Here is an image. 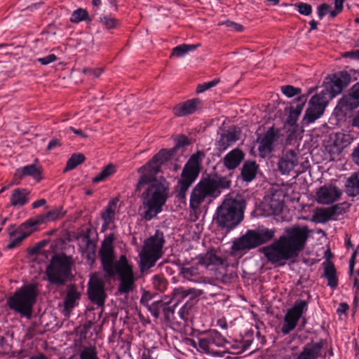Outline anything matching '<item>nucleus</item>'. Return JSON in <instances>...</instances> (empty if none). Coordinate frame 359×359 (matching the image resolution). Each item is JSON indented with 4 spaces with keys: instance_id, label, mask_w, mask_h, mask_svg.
Segmentation results:
<instances>
[{
    "instance_id": "nucleus-32",
    "label": "nucleus",
    "mask_w": 359,
    "mask_h": 359,
    "mask_svg": "<svg viewBox=\"0 0 359 359\" xmlns=\"http://www.w3.org/2000/svg\"><path fill=\"white\" fill-rule=\"evenodd\" d=\"M324 264V276L327 279V285L332 288L337 287L338 285V278L334 264L331 262H327Z\"/></svg>"
},
{
    "instance_id": "nucleus-37",
    "label": "nucleus",
    "mask_w": 359,
    "mask_h": 359,
    "mask_svg": "<svg viewBox=\"0 0 359 359\" xmlns=\"http://www.w3.org/2000/svg\"><path fill=\"white\" fill-rule=\"evenodd\" d=\"M85 156L83 154H74L67 161L65 171L74 169L79 165L81 164L85 161Z\"/></svg>"
},
{
    "instance_id": "nucleus-25",
    "label": "nucleus",
    "mask_w": 359,
    "mask_h": 359,
    "mask_svg": "<svg viewBox=\"0 0 359 359\" xmlns=\"http://www.w3.org/2000/svg\"><path fill=\"white\" fill-rule=\"evenodd\" d=\"M41 168L40 165H36V164H30L25 165L21 168L16 170L14 178H18L19 180L15 182L16 184L20 183V180L25 176H30L35 179L37 182H39L41 179Z\"/></svg>"
},
{
    "instance_id": "nucleus-54",
    "label": "nucleus",
    "mask_w": 359,
    "mask_h": 359,
    "mask_svg": "<svg viewBox=\"0 0 359 359\" xmlns=\"http://www.w3.org/2000/svg\"><path fill=\"white\" fill-rule=\"evenodd\" d=\"M187 296L189 298V302H191L192 300L199 297L202 294H204L203 290L196 289L194 287L187 288Z\"/></svg>"
},
{
    "instance_id": "nucleus-31",
    "label": "nucleus",
    "mask_w": 359,
    "mask_h": 359,
    "mask_svg": "<svg viewBox=\"0 0 359 359\" xmlns=\"http://www.w3.org/2000/svg\"><path fill=\"white\" fill-rule=\"evenodd\" d=\"M29 191L25 189H15L11 196V205L23 206L28 202Z\"/></svg>"
},
{
    "instance_id": "nucleus-3",
    "label": "nucleus",
    "mask_w": 359,
    "mask_h": 359,
    "mask_svg": "<svg viewBox=\"0 0 359 359\" xmlns=\"http://www.w3.org/2000/svg\"><path fill=\"white\" fill-rule=\"evenodd\" d=\"M100 255L103 270L107 276H119L118 292L128 294L134 288L135 278L132 266L128 264L126 256L122 255L118 261L114 262V249L111 242L104 241L100 250Z\"/></svg>"
},
{
    "instance_id": "nucleus-20",
    "label": "nucleus",
    "mask_w": 359,
    "mask_h": 359,
    "mask_svg": "<svg viewBox=\"0 0 359 359\" xmlns=\"http://www.w3.org/2000/svg\"><path fill=\"white\" fill-rule=\"evenodd\" d=\"M202 155V152L198 151L191 156L182 170L181 179L194 183L199 174V158Z\"/></svg>"
},
{
    "instance_id": "nucleus-49",
    "label": "nucleus",
    "mask_w": 359,
    "mask_h": 359,
    "mask_svg": "<svg viewBox=\"0 0 359 359\" xmlns=\"http://www.w3.org/2000/svg\"><path fill=\"white\" fill-rule=\"evenodd\" d=\"M294 6L297 11L302 15L308 16L312 13V6L309 4L300 2L295 4Z\"/></svg>"
},
{
    "instance_id": "nucleus-30",
    "label": "nucleus",
    "mask_w": 359,
    "mask_h": 359,
    "mask_svg": "<svg viewBox=\"0 0 359 359\" xmlns=\"http://www.w3.org/2000/svg\"><path fill=\"white\" fill-rule=\"evenodd\" d=\"M259 165L254 161L245 162L242 167L241 175L245 182H251L256 177Z\"/></svg>"
},
{
    "instance_id": "nucleus-7",
    "label": "nucleus",
    "mask_w": 359,
    "mask_h": 359,
    "mask_svg": "<svg viewBox=\"0 0 359 359\" xmlns=\"http://www.w3.org/2000/svg\"><path fill=\"white\" fill-rule=\"evenodd\" d=\"M275 233V229L265 227L248 230L244 235L233 241L232 250L244 251L256 248L271 241Z\"/></svg>"
},
{
    "instance_id": "nucleus-10",
    "label": "nucleus",
    "mask_w": 359,
    "mask_h": 359,
    "mask_svg": "<svg viewBox=\"0 0 359 359\" xmlns=\"http://www.w3.org/2000/svg\"><path fill=\"white\" fill-rule=\"evenodd\" d=\"M227 343L226 339L215 330H211L205 332L198 339V345L200 351L213 356L218 355L215 348L224 347Z\"/></svg>"
},
{
    "instance_id": "nucleus-53",
    "label": "nucleus",
    "mask_w": 359,
    "mask_h": 359,
    "mask_svg": "<svg viewBox=\"0 0 359 359\" xmlns=\"http://www.w3.org/2000/svg\"><path fill=\"white\" fill-rule=\"evenodd\" d=\"M219 80L218 79H215L212 81L199 84L197 86L196 92L198 93H203L205 90L215 86L219 83Z\"/></svg>"
},
{
    "instance_id": "nucleus-16",
    "label": "nucleus",
    "mask_w": 359,
    "mask_h": 359,
    "mask_svg": "<svg viewBox=\"0 0 359 359\" xmlns=\"http://www.w3.org/2000/svg\"><path fill=\"white\" fill-rule=\"evenodd\" d=\"M359 107V81L355 83L347 94L339 100L336 109L341 111H352Z\"/></svg>"
},
{
    "instance_id": "nucleus-12",
    "label": "nucleus",
    "mask_w": 359,
    "mask_h": 359,
    "mask_svg": "<svg viewBox=\"0 0 359 359\" xmlns=\"http://www.w3.org/2000/svg\"><path fill=\"white\" fill-rule=\"evenodd\" d=\"M351 81V76L347 72H339L333 74L330 81L326 83L324 88L320 91L328 99L331 100L348 86Z\"/></svg>"
},
{
    "instance_id": "nucleus-33",
    "label": "nucleus",
    "mask_w": 359,
    "mask_h": 359,
    "mask_svg": "<svg viewBox=\"0 0 359 359\" xmlns=\"http://www.w3.org/2000/svg\"><path fill=\"white\" fill-rule=\"evenodd\" d=\"M346 191L350 196L359 195V172L349 177L345 184Z\"/></svg>"
},
{
    "instance_id": "nucleus-57",
    "label": "nucleus",
    "mask_w": 359,
    "mask_h": 359,
    "mask_svg": "<svg viewBox=\"0 0 359 359\" xmlns=\"http://www.w3.org/2000/svg\"><path fill=\"white\" fill-rule=\"evenodd\" d=\"M57 57L55 54H50L43 57L37 58V61L42 65H47L57 60Z\"/></svg>"
},
{
    "instance_id": "nucleus-40",
    "label": "nucleus",
    "mask_w": 359,
    "mask_h": 359,
    "mask_svg": "<svg viewBox=\"0 0 359 359\" xmlns=\"http://www.w3.org/2000/svg\"><path fill=\"white\" fill-rule=\"evenodd\" d=\"M83 20L90 21V18H88V13L86 10L80 8L72 13L70 18V21L72 22L78 23Z\"/></svg>"
},
{
    "instance_id": "nucleus-47",
    "label": "nucleus",
    "mask_w": 359,
    "mask_h": 359,
    "mask_svg": "<svg viewBox=\"0 0 359 359\" xmlns=\"http://www.w3.org/2000/svg\"><path fill=\"white\" fill-rule=\"evenodd\" d=\"M62 208L58 207L47 212L46 218L48 221H54L63 217Z\"/></svg>"
},
{
    "instance_id": "nucleus-36",
    "label": "nucleus",
    "mask_w": 359,
    "mask_h": 359,
    "mask_svg": "<svg viewBox=\"0 0 359 359\" xmlns=\"http://www.w3.org/2000/svg\"><path fill=\"white\" fill-rule=\"evenodd\" d=\"M198 46H199L198 44H181L172 49L171 56L183 57L189 52L194 50Z\"/></svg>"
},
{
    "instance_id": "nucleus-19",
    "label": "nucleus",
    "mask_w": 359,
    "mask_h": 359,
    "mask_svg": "<svg viewBox=\"0 0 359 359\" xmlns=\"http://www.w3.org/2000/svg\"><path fill=\"white\" fill-rule=\"evenodd\" d=\"M299 163L298 152L293 149H284L278 161V169L283 174H289Z\"/></svg>"
},
{
    "instance_id": "nucleus-62",
    "label": "nucleus",
    "mask_w": 359,
    "mask_h": 359,
    "mask_svg": "<svg viewBox=\"0 0 359 359\" xmlns=\"http://www.w3.org/2000/svg\"><path fill=\"white\" fill-rule=\"evenodd\" d=\"M61 145V143L59 140L57 139H53L50 141L47 150L50 151L53 150Z\"/></svg>"
},
{
    "instance_id": "nucleus-13",
    "label": "nucleus",
    "mask_w": 359,
    "mask_h": 359,
    "mask_svg": "<svg viewBox=\"0 0 359 359\" xmlns=\"http://www.w3.org/2000/svg\"><path fill=\"white\" fill-rule=\"evenodd\" d=\"M329 100L328 96L321 92L313 95L309 100L304 120L307 123H311L319 118L323 114Z\"/></svg>"
},
{
    "instance_id": "nucleus-34",
    "label": "nucleus",
    "mask_w": 359,
    "mask_h": 359,
    "mask_svg": "<svg viewBox=\"0 0 359 359\" xmlns=\"http://www.w3.org/2000/svg\"><path fill=\"white\" fill-rule=\"evenodd\" d=\"M168 304V302L160 300L153 302L151 305H147V309L154 318H158L161 313L164 312Z\"/></svg>"
},
{
    "instance_id": "nucleus-42",
    "label": "nucleus",
    "mask_w": 359,
    "mask_h": 359,
    "mask_svg": "<svg viewBox=\"0 0 359 359\" xmlns=\"http://www.w3.org/2000/svg\"><path fill=\"white\" fill-rule=\"evenodd\" d=\"M316 217L318 221L321 223H325L330 219H337L333 217L331 211H330V208L323 209L317 212L316 213Z\"/></svg>"
},
{
    "instance_id": "nucleus-14",
    "label": "nucleus",
    "mask_w": 359,
    "mask_h": 359,
    "mask_svg": "<svg viewBox=\"0 0 359 359\" xmlns=\"http://www.w3.org/2000/svg\"><path fill=\"white\" fill-rule=\"evenodd\" d=\"M280 130L274 127L269 128L262 136L257 138L258 151L263 157L269 155L280 142Z\"/></svg>"
},
{
    "instance_id": "nucleus-15",
    "label": "nucleus",
    "mask_w": 359,
    "mask_h": 359,
    "mask_svg": "<svg viewBox=\"0 0 359 359\" xmlns=\"http://www.w3.org/2000/svg\"><path fill=\"white\" fill-rule=\"evenodd\" d=\"M37 224V222L27 221L22 224L18 229H13L12 226H9L8 231L9 237L12 241L6 245V249L11 250L19 246L22 242L32 233L33 227Z\"/></svg>"
},
{
    "instance_id": "nucleus-39",
    "label": "nucleus",
    "mask_w": 359,
    "mask_h": 359,
    "mask_svg": "<svg viewBox=\"0 0 359 359\" xmlns=\"http://www.w3.org/2000/svg\"><path fill=\"white\" fill-rule=\"evenodd\" d=\"M116 171L115 166L112 164H109L107 166L97 174L93 179L94 183H98L106 180L108 177L114 174Z\"/></svg>"
},
{
    "instance_id": "nucleus-38",
    "label": "nucleus",
    "mask_w": 359,
    "mask_h": 359,
    "mask_svg": "<svg viewBox=\"0 0 359 359\" xmlns=\"http://www.w3.org/2000/svg\"><path fill=\"white\" fill-rule=\"evenodd\" d=\"M171 301L174 302V306L188 297L187 289L183 287L175 288L171 294Z\"/></svg>"
},
{
    "instance_id": "nucleus-50",
    "label": "nucleus",
    "mask_w": 359,
    "mask_h": 359,
    "mask_svg": "<svg viewBox=\"0 0 359 359\" xmlns=\"http://www.w3.org/2000/svg\"><path fill=\"white\" fill-rule=\"evenodd\" d=\"M307 101V95H302L299 96L293 102L292 104V107L294 109L299 111L300 113H302L304 105Z\"/></svg>"
},
{
    "instance_id": "nucleus-63",
    "label": "nucleus",
    "mask_w": 359,
    "mask_h": 359,
    "mask_svg": "<svg viewBox=\"0 0 359 359\" xmlns=\"http://www.w3.org/2000/svg\"><path fill=\"white\" fill-rule=\"evenodd\" d=\"M151 299V295L149 292H144L140 299L141 304L147 308V305H150L149 301Z\"/></svg>"
},
{
    "instance_id": "nucleus-24",
    "label": "nucleus",
    "mask_w": 359,
    "mask_h": 359,
    "mask_svg": "<svg viewBox=\"0 0 359 359\" xmlns=\"http://www.w3.org/2000/svg\"><path fill=\"white\" fill-rule=\"evenodd\" d=\"M180 274L183 278L194 283H206L207 279L200 276L198 268L196 266L183 264L180 270Z\"/></svg>"
},
{
    "instance_id": "nucleus-28",
    "label": "nucleus",
    "mask_w": 359,
    "mask_h": 359,
    "mask_svg": "<svg viewBox=\"0 0 359 359\" xmlns=\"http://www.w3.org/2000/svg\"><path fill=\"white\" fill-rule=\"evenodd\" d=\"M244 156V153L241 149H234L224 156V165L227 169L233 170L240 165Z\"/></svg>"
},
{
    "instance_id": "nucleus-45",
    "label": "nucleus",
    "mask_w": 359,
    "mask_h": 359,
    "mask_svg": "<svg viewBox=\"0 0 359 359\" xmlns=\"http://www.w3.org/2000/svg\"><path fill=\"white\" fill-rule=\"evenodd\" d=\"M153 285L158 291H164L168 285L166 280L161 276H155L153 278Z\"/></svg>"
},
{
    "instance_id": "nucleus-46",
    "label": "nucleus",
    "mask_w": 359,
    "mask_h": 359,
    "mask_svg": "<svg viewBox=\"0 0 359 359\" xmlns=\"http://www.w3.org/2000/svg\"><path fill=\"white\" fill-rule=\"evenodd\" d=\"M84 242L86 243L87 248L83 252V255L86 254V257L89 260H93L94 254H95V246L94 243L90 240L88 236H86L83 238Z\"/></svg>"
},
{
    "instance_id": "nucleus-11",
    "label": "nucleus",
    "mask_w": 359,
    "mask_h": 359,
    "mask_svg": "<svg viewBox=\"0 0 359 359\" xmlns=\"http://www.w3.org/2000/svg\"><path fill=\"white\" fill-rule=\"evenodd\" d=\"M308 310V303L305 300L298 299L294 305L287 309L284 318L281 332L286 335L294 330L302 315Z\"/></svg>"
},
{
    "instance_id": "nucleus-2",
    "label": "nucleus",
    "mask_w": 359,
    "mask_h": 359,
    "mask_svg": "<svg viewBox=\"0 0 359 359\" xmlns=\"http://www.w3.org/2000/svg\"><path fill=\"white\" fill-rule=\"evenodd\" d=\"M285 234L262 249L269 262L280 266L298 257L305 248L311 231L306 226L295 225L285 229Z\"/></svg>"
},
{
    "instance_id": "nucleus-23",
    "label": "nucleus",
    "mask_w": 359,
    "mask_h": 359,
    "mask_svg": "<svg viewBox=\"0 0 359 359\" xmlns=\"http://www.w3.org/2000/svg\"><path fill=\"white\" fill-rule=\"evenodd\" d=\"M201 101L195 98L176 105L173 108V113L177 116H184L194 113L201 106Z\"/></svg>"
},
{
    "instance_id": "nucleus-6",
    "label": "nucleus",
    "mask_w": 359,
    "mask_h": 359,
    "mask_svg": "<svg viewBox=\"0 0 359 359\" xmlns=\"http://www.w3.org/2000/svg\"><path fill=\"white\" fill-rule=\"evenodd\" d=\"M164 243V234L160 230H156L153 236L144 241L142 252L140 254V266L142 272L153 267L161 257Z\"/></svg>"
},
{
    "instance_id": "nucleus-29",
    "label": "nucleus",
    "mask_w": 359,
    "mask_h": 359,
    "mask_svg": "<svg viewBox=\"0 0 359 359\" xmlns=\"http://www.w3.org/2000/svg\"><path fill=\"white\" fill-rule=\"evenodd\" d=\"M80 293L74 287H72L67 292L64 302V315L69 316L72 309L76 305V301L80 299Z\"/></svg>"
},
{
    "instance_id": "nucleus-17",
    "label": "nucleus",
    "mask_w": 359,
    "mask_h": 359,
    "mask_svg": "<svg viewBox=\"0 0 359 359\" xmlns=\"http://www.w3.org/2000/svg\"><path fill=\"white\" fill-rule=\"evenodd\" d=\"M88 294L91 302L102 306L106 297L103 280L97 276H93L88 283Z\"/></svg>"
},
{
    "instance_id": "nucleus-48",
    "label": "nucleus",
    "mask_w": 359,
    "mask_h": 359,
    "mask_svg": "<svg viewBox=\"0 0 359 359\" xmlns=\"http://www.w3.org/2000/svg\"><path fill=\"white\" fill-rule=\"evenodd\" d=\"M100 22L103 24L107 29H113L117 27L118 21L114 18L109 16H103L100 18Z\"/></svg>"
},
{
    "instance_id": "nucleus-55",
    "label": "nucleus",
    "mask_w": 359,
    "mask_h": 359,
    "mask_svg": "<svg viewBox=\"0 0 359 359\" xmlns=\"http://www.w3.org/2000/svg\"><path fill=\"white\" fill-rule=\"evenodd\" d=\"M175 307L173 306H168L163 313L164 316V320L167 323H171L174 320V315H175Z\"/></svg>"
},
{
    "instance_id": "nucleus-51",
    "label": "nucleus",
    "mask_w": 359,
    "mask_h": 359,
    "mask_svg": "<svg viewBox=\"0 0 359 359\" xmlns=\"http://www.w3.org/2000/svg\"><path fill=\"white\" fill-rule=\"evenodd\" d=\"M269 205L271 210V214L278 215L283 210L284 204L282 201L271 199Z\"/></svg>"
},
{
    "instance_id": "nucleus-44",
    "label": "nucleus",
    "mask_w": 359,
    "mask_h": 359,
    "mask_svg": "<svg viewBox=\"0 0 359 359\" xmlns=\"http://www.w3.org/2000/svg\"><path fill=\"white\" fill-rule=\"evenodd\" d=\"M282 93L287 97H292L295 95H300L302 89L299 88L294 87L291 85L283 86L281 87Z\"/></svg>"
},
{
    "instance_id": "nucleus-56",
    "label": "nucleus",
    "mask_w": 359,
    "mask_h": 359,
    "mask_svg": "<svg viewBox=\"0 0 359 359\" xmlns=\"http://www.w3.org/2000/svg\"><path fill=\"white\" fill-rule=\"evenodd\" d=\"M83 74L88 75L90 78H97L102 73V69L100 68L91 69V68H83L82 69Z\"/></svg>"
},
{
    "instance_id": "nucleus-26",
    "label": "nucleus",
    "mask_w": 359,
    "mask_h": 359,
    "mask_svg": "<svg viewBox=\"0 0 359 359\" xmlns=\"http://www.w3.org/2000/svg\"><path fill=\"white\" fill-rule=\"evenodd\" d=\"M118 201V199L117 198L111 199L109 201L105 208L101 212L100 215L103 220L102 226L103 231L107 229L109 226L114 222Z\"/></svg>"
},
{
    "instance_id": "nucleus-1",
    "label": "nucleus",
    "mask_w": 359,
    "mask_h": 359,
    "mask_svg": "<svg viewBox=\"0 0 359 359\" xmlns=\"http://www.w3.org/2000/svg\"><path fill=\"white\" fill-rule=\"evenodd\" d=\"M164 151L155 154L151 160L137 170L140 174L136 185V191L140 192L145 185L147 187L141 194L140 199L144 209L140 213L146 221H150L161 212L170 196V183L164 178H156L161 171L162 156Z\"/></svg>"
},
{
    "instance_id": "nucleus-5",
    "label": "nucleus",
    "mask_w": 359,
    "mask_h": 359,
    "mask_svg": "<svg viewBox=\"0 0 359 359\" xmlns=\"http://www.w3.org/2000/svg\"><path fill=\"white\" fill-rule=\"evenodd\" d=\"M38 293L36 285L31 283L23 285L8 298L7 305L15 313L30 319Z\"/></svg>"
},
{
    "instance_id": "nucleus-60",
    "label": "nucleus",
    "mask_w": 359,
    "mask_h": 359,
    "mask_svg": "<svg viewBox=\"0 0 359 359\" xmlns=\"http://www.w3.org/2000/svg\"><path fill=\"white\" fill-rule=\"evenodd\" d=\"M330 6L327 4H323L318 7V15L322 19L325 15L329 13Z\"/></svg>"
},
{
    "instance_id": "nucleus-52",
    "label": "nucleus",
    "mask_w": 359,
    "mask_h": 359,
    "mask_svg": "<svg viewBox=\"0 0 359 359\" xmlns=\"http://www.w3.org/2000/svg\"><path fill=\"white\" fill-rule=\"evenodd\" d=\"M192 302L187 301L183 306L180 309L178 314L181 319L184 320H187L188 318V316L189 314V311L192 308Z\"/></svg>"
},
{
    "instance_id": "nucleus-27",
    "label": "nucleus",
    "mask_w": 359,
    "mask_h": 359,
    "mask_svg": "<svg viewBox=\"0 0 359 359\" xmlns=\"http://www.w3.org/2000/svg\"><path fill=\"white\" fill-rule=\"evenodd\" d=\"M175 146L170 149H162L157 154H160L161 151H164L163 156H162V165L165 162L172 161L173 156L176 151L180 148L187 146L190 144V141L188 137L184 135H178L175 140Z\"/></svg>"
},
{
    "instance_id": "nucleus-4",
    "label": "nucleus",
    "mask_w": 359,
    "mask_h": 359,
    "mask_svg": "<svg viewBox=\"0 0 359 359\" xmlns=\"http://www.w3.org/2000/svg\"><path fill=\"white\" fill-rule=\"evenodd\" d=\"M244 208L243 200L226 198L217 209L214 217L215 224L219 228L230 231L243 220Z\"/></svg>"
},
{
    "instance_id": "nucleus-58",
    "label": "nucleus",
    "mask_w": 359,
    "mask_h": 359,
    "mask_svg": "<svg viewBox=\"0 0 359 359\" xmlns=\"http://www.w3.org/2000/svg\"><path fill=\"white\" fill-rule=\"evenodd\" d=\"M223 25H226L230 30H233L238 32H241L243 30V26L242 25L230 20H226V22H223Z\"/></svg>"
},
{
    "instance_id": "nucleus-22",
    "label": "nucleus",
    "mask_w": 359,
    "mask_h": 359,
    "mask_svg": "<svg viewBox=\"0 0 359 359\" xmlns=\"http://www.w3.org/2000/svg\"><path fill=\"white\" fill-rule=\"evenodd\" d=\"M198 264L212 270L215 267L222 265L224 259L215 250L212 249L198 257Z\"/></svg>"
},
{
    "instance_id": "nucleus-35",
    "label": "nucleus",
    "mask_w": 359,
    "mask_h": 359,
    "mask_svg": "<svg viewBox=\"0 0 359 359\" xmlns=\"http://www.w3.org/2000/svg\"><path fill=\"white\" fill-rule=\"evenodd\" d=\"M192 183L189 182L183 179H180L176 187V196L180 201H185L187 192Z\"/></svg>"
},
{
    "instance_id": "nucleus-61",
    "label": "nucleus",
    "mask_w": 359,
    "mask_h": 359,
    "mask_svg": "<svg viewBox=\"0 0 359 359\" xmlns=\"http://www.w3.org/2000/svg\"><path fill=\"white\" fill-rule=\"evenodd\" d=\"M357 256V252L354 251L351 255V259L349 261V275L352 276L354 271V266L355 263V258Z\"/></svg>"
},
{
    "instance_id": "nucleus-64",
    "label": "nucleus",
    "mask_w": 359,
    "mask_h": 359,
    "mask_svg": "<svg viewBox=\"0 0 359 359\" xmlns=\"http://www.w3.org/2000/svg\"><path fill=\"white\" fill-rule=\"evenodd\" d=\"M352 156H353V161L358 165H359V144H358V146L354 149L353 151V154H352Z\"/></svg>"
},
{
    "instance_id": "nucleus-41",
    "label": "nucleus",
    "mask_w": 359,
    "mask_h": 359,
    "mask_svg": "<svg viewBox=\"0 0 359 359\" xmlns=\"http://www.w3.org/2000/svg\"><path fill=\"white\" fill-rule=\"evenodd\" d=\"M79 356L80 359H99L96 348L91 346L84 347Z\"/></svg>"
},
{
    "instance_id": "nucleus-21",
    "label": "nucleus",
    "mask_w": 359,
    "mask_h": 359,
    "mask_svg": "<svg viewBox=\"0 0 359 359\" xmlns=\"http://www.w3.org/2000/svg\"><path fill=\"white\" fill-rule=\"evenodd\" d=\"M240 137V130L235 126L230 127L222 133L217 142L218 149L226 150L229 146L235 143Z\"/></svg>"
},
{
    "instance_id": "nucleus-18",
    "label": "nucleus",
    "mask_w": 359,
    "mask_h": 359,
    "mask_svg": "<svg viewBox=\"0 0 359 359\" xmlns=\"http://www.w3.org/2000/svg\"><path fill=\"white\" fill-rule=\"evenodd\" d=\"M341 195L342 191L337 186L325 184L317 191L316 201L320 204L330 205L338 201Z\"/></svg>"
},
{
    "instance_id": "nucleus-8",
    "label": "nucleus",
    "mask_w": 359,
    "mask_h": 359,
    "mask_svg": "<svg viewBox=\"0 0 359 359\" xmlns=\"http://www.w3.org/2000/svg\"><path fill=\"white\" fill-rule=\"evenodd\" d=\"M72 261L65 255H54L46 268L48 280L53 285H62L71 275Z\"/></svg>"
},
{
    "instance_id": "nucleus-9",
    "label": "nucleus",
    "mask_w": 359,
    "mask_h": 359,
    "mask_svg": "<svg viewBox=\"0 0 359 359\" xmlns=\"http://www.w3.org/2000/svg\"><path fill=\"white\" fill-rule=\"evenodd\" d=\"M219 184L215 180L206 178L201 180L192 189L189 207L193 210L199 209L201 205L208 198L215 197L219 191Z\"/></svg>"
},
{
    "instance_id": "nucleus-43",
    "label": "nucleus",
    "mask_w": 359,
    "mask_h": 359,
    "mask_svg": "<svg viewBox=\"0 0 359 359\" xmlns=\"http://www.w3.org/2000/svg\"><path fill=\"white\" fill-rule=\"evenodd\" d=\"M349 206L350 205L347 203H338L330 207V211H331L333 217L336 218L337 216L345 213Z\"/></svg>"
},
{
    "instance_id": "nucleus-59",
    "label": "nucleus",
    "mask_w": 359,
    "mask_h": 359,
    "mask_svg": "<svg viewBox=\"0 0 359 359\" xmlns=\"http://www.w3.org/2000/svg\"><path fill=\"white\" fill-rule=\"evenodd\" d=\"M300 114L301 113L299 112V111H297L292 108V107H290V111L288 116V123L290 125H294L296 123Z\"/></svg>"
}]
</instances>
